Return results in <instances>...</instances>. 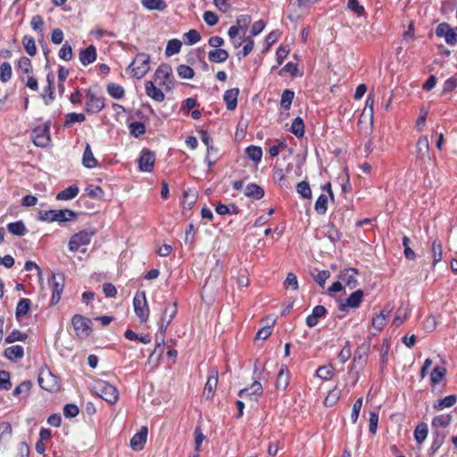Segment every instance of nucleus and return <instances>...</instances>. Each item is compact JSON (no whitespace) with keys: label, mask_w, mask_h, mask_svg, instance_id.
I'll return each mask as SVG.
<instances>
[{"label":"nucleus","mask_w":457,"mask_h":457,"mask_svg":"<svg viewBox=\"0 0 457 457\" xmlns=\"http://www.w3.org/2000/svg\"><path fill=\"white\" fill-rule=\"evenodd\" d=\"M445 440V436L439 434V432L436 431L434 433V439L428 450L429 454H435L437 450L441 447Z\"/></svg>","instance_id":"3c124183"},{"label":"nucleus","mask_w":457,"mask_h":457,"mask_svg":"<svg viewBox=\"0 0 457 457\" xmlns=\"http://www.w3.org/2000/svg\"><path fill=\"white\" fill-rule=\"evenodd\" d=\"M147 437V428L143 427L137 433H136L130 440V447L135 451L143 449Z\"/></svg>","instance_id":"aec40b11"},{"label":"nucleus","mask_w":457,"mask_h":457,"mask_svg":"<svg viewBox=\"0 0 457 457\" xmlns=\"http://www.w3.org/2000/svg\"><path fill=\"white\" fill-rule=\"evenodd\" d=\"M288 370L286 366H281L276 381V386L279 390H285L289 383Z\"/></svg>","instance_id":"cd10ccee"},{"label":"nucleus","mask_w":457,"mask_h":457,"mask_svg":"<svg viewBox=\"0 0 457 457\" xmlns=\"http://www.w3.org/2000/svg\"><path fill=\"white\" fill-rule=\"evenodd\" d=\"M150 56L145 53L138 54L129 65L131 73L137 79L143 78L150 70Z\"/></svg>","instance_id":"f03ea898"},{"label":"nucleus","mask_w":457,"mask_h":457,"mask_svg":"<svg viewBox=\"0 0 457 457\" xmlns=\"http://www.w3.org/2000/svg\"><path fill=\"white\" fill-rule=\"evenodd\" d=\"M363 296L364 293L362 290H355L346 298L345 303L340 304L339 309L345 311L346 308H358L362 302Z\"/></svg>","instance_id":"2eb2a0df"},{"label":"nucleus","mask_w":457,"mask_h":457,"mask_svg":"<svg viewBox=\"0 0 457 457\" xmlns=\"http://www.w3.org/2000/svg\"><path fill=\"white\" fill-rule=\"evenodd\" d=\"M82 163L86 168H88V169H93V168L96 167V165H97V161L94 157V154H93L90 145L88 144L86 145V148H85V151L83 154Z\"/></svg>","instance_id":"c756f323"},{"label":"nucleus","mask_w":457,"mask_h":457,"mask_svg":"<svg viewBox=\"0 0 457 457\" xmlns=\"http://www.w3.org/2000/svg\"><path fill=\"white\" fill-rule=\"evenodd\" d=\"M429 142L427 137H420L416 144L417 157L425 160L429 157Z\"/></svg>","instance_id":"b1692460"},{"label":"nucleus","mask_w":457,"mask_h":457,"mask_svg":"<svg viewBox=\"0 0 457 457\" xmlns=\"http://www.w3.org/2000/svg\"><path fill=\"white\" fill-rule=\"evenodd\" d=\"M71 322H72L74 330L79 337H87L90 334V332H91V328H90L91 320H88L81 315L77 314L72 318Z\"/></svg>","instance_id":"9d476101"},{"label":"nucleus","mask_w":457,"mask_h":457,"mask_svg":"<svg viewBox=\"0 0 457 457\" xmlns=\"http://www.w3.org/2000/svg\"><path fill=\"white\" fill-rule=\"evenodd\" d=\"M244 194L249 198L260 200L264 196V190L257 184L251 183L245 187Z\"/></svg>","instance_id":"bb28decb"},{"label":"nucleus","mask_w":457,"mask_h":457,"mask_svg":"<svg viewBox=\"0 0 457 457\" xmlns=\"http://www.w3.org/2000/svg\"><path fill=\"white\" fill-rule=\"evenodd\" d=\"M317 377L322 380H328L334 374V368L332 365H325L320 367L316 371Z\"/></svg>","instance_id":"a18cd8bd"},{"label":"nucleus","mask_w":457,"mask_h":457,"mask_svg":"<svg viewBox=\"0 0 457 457\" xmlns=\"http://www.w3.org/2000/svg\"><path fill=\"white\" fill-rule=\"evenodd\" d=\"M445 375V369L440 368V367H436L430 374V380L433 384H436L443 379Z\"/></svg>","instance_id":"338daca9"},{"label":"nucleus","mask_w":457,"mask_h":457,"mask_svg":"<svg viewBox=\"0 0 457 457\" xmlns=\"http://www.w3.org/2000/svg\"><path fill=\"white\" fill-rule=\"evenodd\" d=\"M33 340L29 334L19 330L12 331L6 338L5 343H15L17 341Z\"/></svg>","instance_id":"4c0bfd02"},{"label":"nucleus","mask_w":457,"mask_h":457,"mask_svg":"<svg viewBox=\"0 0 457 457\" xmlns=\"http://www.w3.org/2000/svg\"><path fill=\"white\" fill-rule=\"evenodd\" d=\"M178 74L183 79H192L195 75L194 70L187 66L181 64L177 69Z\"/></svg>","instance_id":"0e129e2a"},{"label":"nucleus","mask_w":457,"mask_h":457,"mask_svg":"<svg viewBox=\"0 0 457 457\" xmlns=\"http://www.w3.org/2000/svg\"><path fill=\"white\" fill-rule=\"evenodd\" d=\"M329 195H320L316 200L314 209L320 214H324L328 210V202Z\"/></svg>","instance_id":"79ce46f5"},{"label":"nucleus","mask_w":457,"mask_h":457,"mask_svg":"<svg viewBox=\"0 0 457 457\" xmlns=\"http://www.w3.org/2000/svg\"><path fill=\"white\" fill-rule=\"evenodd\" d=\"M155 162L154 154L149 150H143L138 159V168L141 171L150 172Z\"/></svg>","instance_id":"ddd939ff"},{"label":"nucleus","mask_w":457,"mask_h":457,"mask_svg":"<svg viewBox=\"0 0 457 457\" xmlns=\"http://www.w3.org/2000/svg\"><path fill=\"white\" fill-rule=\"evenodd\" d=\"M391 312L392 308L386 307L372 318L371 326L377 332L381 331L386 326Z\"/></svg>","instance_id":"dca6fc26"},{"label":"nucleus","mask_w":457,"mask_h":457,"mask_svg":"<svg viewBox=\"0 0 457 457\" xmlns=\"http://www.w3.org/2000/svg\"><path fill=\"white\" fill-rule=\"evenodd\" d=\"M228 58V53L221 48L212 50L208 53V59L212 62H224Z\"/></svg>","instance_id":"c85d7f7f"},{"label":"nucleus","mask_w":457,"mask_h":457,"mask_svg":"<svg viewBox=\"0 0 457 457\" xmlns=\"http://www.w3.org/2000/svg\"><path fill=\"white\" fill-rule=\"evenodd\" d=\"M31 385L32 384L29 380L23 381L13 390V395L18 396L21 394L27 395L31 388Z\"/></svg>","instance_id":"69168bd1"},{"label":"nucleus","mask_w":457,"mask_h":457,"mask_svg":"<svg viewBox=\"0 0 457 457\" xmlns=\"http://www.w3.org/2000/svg\"><path fill=\"white\" fill-rule=\"evenodd\" d=\"M452 420V416L449 414H442L436 416L432 420V427L433 428H445L447 427Z\"/></svg>","instance_id":"c03bdc74"},{"label":"nucleus","mask_w":457,"mask_h":457,"mask_svg":"<svg viewBox=\"0 0 457 457\" xmlns=\"http://www.w3.org/2000/svg\"><path fill=\"white\" fill-rule=\"evenodd\" d=\"M373 105H374V97L372 95H369L365 107L362 111V113L361 115V118L367 117L370 121H372L373 119Z\"/></svg>","instance_id":"49530a36"},{"label":"nucleus","mask_w":457,"mask_h":457,"mask_svg":"<svg viewBox=\"0 0 457 457\" xmlns=\"http://www.w3.org/2000/svg\"><path fill=\"white\" fill-rule=\"evenodd\" d=\"M10 233L15 236H23L26 233V227L22 221L11 222L7 225Z\"/></svg>","instance_id":"a19ab883"},{"label":"nucleus","mask_w":457,"mask_h":457,"mask_svg":"<svg viewBox=\"0 0 457 457\" xmlns=\"http://www.w3.org/2000/svg\"><path fill=\"white\" fill-rule=\"evenodd\" d=\"M432 257H433V265H436L442 260V245L436 241H434L432 244Z\"/></svg>","instance_id":"13d9d810"},{"label":"nucleus","mask_w":457,"mask_h":457,"mask_svg":"<svg viewBox=\"0 0 457 457\" xmlns=\"http://www.w3.org/2000/svg\"><path fill=\"white\" fill-rule=\"evenodd\" d=\"M129 133L137 137L145 133V127L144 123L139 121L131 122L129 125Z\"/></svg>","instance_id":"603ef678"},{"label":"nucleus","mask_w":457,"mask_h":457,"mask_svg":"<svg viewBox=\"0 0 457 457\" xmlns=\"http://www.w3.org/2000/svg\"><path fill=\"white\" fill-rule=\"evenodd\" d=\"M22 44H23V46H24L26 52L28 53V54H29L30 56H33L36 54L37 46H36L35 40L33 37H29V36H24L22 38Z\"/></svg>","instance_id":"8fccbe9b"},{"label":"nucleus","mask_w":457,"mask_h":457,"mask_svg":"<svg viewBox=\"0 0 457 457\" xmlns=\"http://www.w3.org/2000/svg\"><path fill=\"white\" fill-rule=\"evenodd\" d=\"M358 270L354 268H348L341 270L338 278L343 282L345 287L354 289L358 286Z\"/></svg>","instance_id":"9b49d317"},{"label":"nucleus","mask_w":457,"mask_h":457,"mask_svg":"<svg viewBox=\"0 0 457 457\" xmlns=\"http://www.w3.org/2000/svg\"><path fill=\"white\" fill-rule=\"evenodd\" d=\"M182 44L179 39H170L167 43V46L165 49V54L167 56H172L180 52Z\"/></svg>","instance_id":"ea45409f"},{"label":"nucleus","mask_w":457,"mask_h":457,"mask_svg":"<svg viewBox=\"0 0 457 457\" xmlns=\"http://www.w3.org/2000/svg\"><path fill=\"white\" fill-rule=\"evenodd\" d=\"M262 384L258 381H254L250 387L240 390L238 395L242 399L250 398L251 400L256 401L257 396L262 395Z\"/></svg>","instance_id":"f3484780"},{"label":"nucleus","mask_w":457,"mask_h":457,"mask_svg":"<svg viewBox=\"0 0 457 457\" xmlns=\"http://www.w3.org/2000/svg\"><path fill=\"white\" fill-rule=\"evenodd\" d=\"M23 353V348L19 345L10 346L4 351V356L11 361L21 359Z\"/></svg>","instance_id":"2f4dec72"},{"label":"nucleus","mask_w":457,"mask_h":457,"mask_svg":"<svg viewBox=\"0 0 457 457\" xmlns=\"http://www.w3.org/2000/svg\"><path fill=\"white\" fill-rule=\"evenodd\" d=\"M107 92L112 97L115 99H120L124 96L123 87L114 83H111L107 86Z\"/></svg>","instance_id":"09e8293b"},{"label":"nucleus","mask_w":457,"mask_h":457,"mask_svg":"<svg viewBox=\"0 0 457 457\" xmlns=\"http://www.w3.org/2000/svg\"><path fill=\"white\" fill-rule=\"evenodd\" d=\"M201 140L207 147L205 162L209 167H212L218 161L217 154H215L214 158H212V151H214V147L212 145V140L205 131H202Z\"/></svg>","instance_id":"a211bd4d"},{"label":"nucleus","mask_w":457,"mask_h":457,"mask_svg":"<svg viewBox=\"0 0 457 457\" xmlns=\"http://www.w3.org/2000/svg\"><path fill=\"white\" fill-rule=\"evenodd\" d=\"M177 314V304L176 303H169L165 305L162 316V330L168 327V325L171 322L173 318Z\"/></svg>","instance_id":"6ab92c4d"},{"label":"nucleus","mask_w":457,"mask_h":457,"mask_svg":"<svg viewBox=\"0 0 457 457\" xmlns=\"http://www.w3.org/2000/svg\"><path fill=\"white\" fill-rule=\"evenodd\" d=\"M178 355V351L171 348L170 345H155L154 349L149 356V362L154 365H158L161 360L167 359L174 360Z\"/></svg>","instance_id":"20e7f679"},{"label":"nucleus","mask_w":457,"mask_h":457,"mask_svg":"<svg viewBox=\"0 0 457 457\" xmlns=\"http://www.w3.org/2000/svg\"><path fill=\"white\" fill-rule=\"evenodd\" d=\"M171 77V68L168 65L159 66L154 73V80L159 85H164L166 81L170 82Z\"/></svg>","instance_id":"412c9836"},{"label":"nucleus","mask_w":457,"mask_h":457,"mask_svg":"<svg viewBox=\"0 0 457 457\" xmlns=\"http://www.w3.org/2000/svg\"><path fill=\"white\" fill-rule=\"evenodd\" d=\"M407 317V310L403 307H399L395 313V317L392 321V326L395 328L400 327L406 320Z\"/></svg>","instance_id":"f704fd0d"},{"label":"nucleus","mask_w":457,"mask_h":457,"mask_svg":"<svg viewBox=\"0 0 457 457\" xmlns=\"http://www.w3.org/2000/svg\"><path fill=\"white\" fill-rule=\"evenodd\" d=\"M58 55L63 61H71L73 57L72 47L68 43H65L60 49Z\"/></svg>","instance_id":"680f3d73"},{"label":"nucleus","mask_w":457,"mask_h":457,"mask_svg":"<svg viewBox=\"0 0 457 457\" xmlns=\"http://www.w3.org/2000/svg\"><path fill=\"white\" fill-rule=\"evenodd\" d=\"M215 211L220 215H225L228 213H237L238 208L235 204L228 206L222 204H219L216 205Z\"/></svg>","instance_id":"052dcab7"},{"label":"nucleus","mask_w":457,"mask_h":457,"mask_svg":"<svg viewBox=\"0 0 457 457\" xmlns=\"http://www.w3.org/2000/svg\"><path fill=\"white\" fill-rule=\"evenodd\" d=\"M239 95V89L238 88H231L227 91H225L223 99L226 103V107L229 111H233L236 109L237 104V97Z\"/></svg>","instance_id":"393cba45"},{"label":"nucleus","mask_w":457,"mask_h":457,"mask_svg":"<svg viewBox=\"0 0 457 457\" xmlns=\"http://www.w3.org/2000/svg\"><path fill=\"white\" fill-rule=\"evenodd\" d=\"M247 156L253 162H258L262 157V150L259 146L250 145L245 150Z\"/></svg>","instance_id":"de8ad7c7"},{"label":"nucleus","mask_w":457,"mask_h":457,"mask_svg":"<svg viewBox=\"0 0 457 457\" xmlns=\"http://www.w3.org/2000/svg\"><path fill=\"white\" fill-rule=\"evenodd\" d=\"M104 106V99L96 96L91 91L87 93L86 109L88 112H99Z\"/></svg>","instance_id":"4468645a"},{"label":"nucleus","mask_w":457,"mask_h":457,"mask_svg":"<svg viewBox=\"0 0 457 457\" xmlns=\"http://www.w3.org/2000/svg\"><path fill=\"white\" fill-rule=\"evenodd\" d=\"M133 304L137 316L142 321H145L149 315V309L147 305L145 293L143 291L137 292L134 296Z\"/></svg>","instance_id":"6e6552de"},{"label":"nucleus","mask_w":457,"mask_h":457,"mask_svg":"<svg viewBox=\"0 0 457 457\" xmlns=\"http://www.w3.org/2000/svg\"><path fill=\"white\" fill-rule=\"evenodd\" d=\"M32 141L36 146H48L51 143L49 124L36 127L32 131Z\"/></svg>","instance_id":"39448f33"},{"label":"nucleus","mask_w":457,"mask_h":457,"mask_svg":"<svg viewBox=\"0 0 457 457\" xmlns=\"http://www.w3.org/2000/svg\"><path fill=\"white\" fill-rule=\"evenodd\" d=\"M30 304H31V302L29 299H28V298L21 299L16 306V311H15L16 316L18 318L25 316L30 308Z\"/></svg>","instance_id":"c9c22d12"},{"label":"nucleus","mask_w":457,"mask_h":457,"mask_svg":"<svg viewBox=\"0 0 457 457\" xmlns=\"http://www.w3.org/2000/svg\"><path fill=\"white\" fill-rule=\"evenodd\" d=\"M291 132L298 137H301L304 135V124L303 119L300 117L295 118L291 124Z\"/></svg>","instance_id":"58836bf2"},{"label":"nucleus","mask_w":457,"mask_h":457,"mask_svg":"<svg viewBox=\"0 0 457 457\" xmlns=\"http://www.w3.org/2000/svg\"><path fill=\"white\" fill-rule=\"evenodd\" d=\"M94 236V229H84L74 234L69 240V250L71 252L80 251L83 253H86V246L90 244Z\"/></svg>","instance_id":"f257e3e1"},{"label":"nucleus","mask_w":457,"mask_h":457,"mask_svg":"<svg viewBox=\"0 0 457 457\" xmlns=\"http://www.w3.org/2000/svg\"><path fill=\"white\" fill-rule=\"evenodd\" d=\"M295 94L288 89L285 90L281 96L280 105L282 108L288 110L292 104Z\"/></svg>","instance_id":"864d4df0"},{"label":"nucleus","mask_w":457,"mask_h":457,"mask_svg":"<svg viewBox=\"0 0 457 457\" xmlns=\"http://www.w3.org/2000/svg\"><path fill=\"white\" fill-rule=\"evenodd\" d=\"M184 38L187 45H194L201 40V35L196 29H190L184 34Z\"/></svg>","instance_id":"6e6d98bb"},{"label":"nucleus","mask_w":457,"mask_h":457,"mask_svg":"<svg viewBox=\"0 0 457 457\" xmlns=\"http://www.w3.org/2000/svg\"><path fill=\"white\" fill-rule=\"evenodd\" d=\"M95 393L108 403H113L118 400V391L111 384L99 380L94 386Z\"/></svg>","instance_id":"7ed1b4c3"},{"label":"nucleus","mask_w":457,"mask_h":457,"mask_svg":"<svg viewBox=\"0 0 457 457\" xmlns=\"http://www.w3.org/2000/svg\"><path fill=\"white\" fill-rule=\"evenodd\" d=\"M317 272H312L313 279L320 286L324 287L327 279L330 277L328 270H316Z\"/></svg>","instance_id":"5fc2aeb1"},{"label":"nucleus","mask_w":457,"mask_h":457,"mask_svg":"<svg viewBox=\"0 0 457 457\" xmlns=\"http://www.w3.org/2000/svg\"><path fill=\"white\" fill-rule=\"evenodd\" d=\"M142 5L150 11H163L167 4L163 0H141Z\"/></svg>","instance_id":"7c9ffc66"},{"label":"nucleus","mask_w":457,"mask_h":457,"mask_svg":"<svg viewBox=\"0 0 457 457\" xmlns=\"http://www.w3.org/2000/svg\"><path fill=\"white\" fill-rule=\"evenodd\" d=\"M436 34L437 37H444L448 45H455L457 43V33L447 23H440L436 28Z\"/></svg>","instance_id":"f8f14e48"},{"label":"nucleus","mask_w":457,"mask_h":457,"mask_svg":"<svg viewBox=\"0 0 457 457\" xmlns=\"http://www.w3.org/2000/svg\"><path fill=\"white\" fill-rule=\"evenodd\" d=\"M124 337L129 341H139L140 343H150L151 339L145 336H138L130 329L125 331Z\"/></svg>","instance_id":"e2e57ef3"},{"label":"nucleus","mask_w":457,"mask_h":457,"mask_svg":"<svg viewBox=\"0 0 457 457\" xmlns=\"http://www.w3.org/2000/svg\"><path fill=\"white\" fill-rule=\"evenodd\" d=\"M457 401V397L454 395H450L445 396V398L439 399L436 403L434 404V409L440 411L444 408L452 407L455 404Z\"/></svg>","instance_id":"72a5a7b5"},{"label":"nucleus","mask_w":457,"mask_h":457,"mask_svg":"<svg viewBox=\"0 0 457 457\" xmlns=\"http://www.w3.org/2000/svg\"><path fill=\"white\" fill-rule=\"evenodd\" d=\"M296 191L302 197L309 199L312 196V190L309 184L306 181H302L297 184Z\"/></svg>","instance_id":"bf43d9fd"},{"label":"nucleus","mask_w":457,"mask_h":457,"mask_svg":"<svg viewBox=\"0 0 457 457\" xmlns=\"http://www.w3.org/2000/svg\"><path fill=\"white\" fill-rule=\"evenodd\" d=\"M96 59V49L93 45L79 52V61L84 66H87L94 62Z\"/></svg>","instance_id":"5701e85b"},{"label":"nucleus","mask_w":457,"mask_h":457,"mask_svg":"<svg viewBox=\"0 0 457 457\" xmlns=\"http://www.w3.org/2000/svg\"><path fill=\"white\" fill-rule=\"evenodd\" d=\"M340 391L337 388L331 390L324 400L326 406H333L339 399Z\"/></svg>","instance_id":"774afa93"},{"label":"nucleus","mask_w":457,"mask_h":457,"mask_svg":"<svg viewBox=\"0 0 457 457\" xmlns=\"http://www.w3.org/2000/svg\"><path fill=\"white\" fill-rule=\"evenodd\" d=\"M79 192V187L76 185L70 186L66 189L61 191L57 196L56 199L58 200H71L75 198Z\"/></svg>","instance_id":"473e14b6"},{"label":"nucleus","mask_w":457,"mask_h":457,"mask_svg":"<svg viewBox=\"0 0 457 457\" xmlns=\"http://www.w3.org/2000/svg\"><path fill=\"white\" fill-rule=\"evenodd\" d=\"M145 93L152 99L162 102L165 98L163 92L159 89L153 81H146L145 84Z\"/></svg>","instance_id":"a878e982"},{"label":"nucleus","mask_w":457,"mask_h":457,"mask_svg":"<svg viewBox=\"0 0 457 457\" xmlns=\"http://www.w3.org/2000/svg\"><path fill=\"white\" fill-rule=\"evenodd\" d=\"M38 384L41 388L49 392H55L59 389L57 378L47 368L40 370Z\"/></svg>","instance_id":"0eeeda50"},{"label":"nucleus","mask_w":457,"mask_h":457,"mask_svg":"<svg viewBox=\"0 0 457 457\" xmlns=\"http://www.w3.org/2000/svg\"><path fill=\"white\" fill-rule=\"evenodd\" d=\"M51 287L53 291L51 303L52 304H56L60 301L64 288V277L62 274H52Z\"/></svg>","instance_id":"1a4fd4ad"},{"label":"nucleus","mask_w":457,"mask_h":457,"mask_svg":"<svg viewBox=\"0 0 457 457\" xmlns=\"http://www.w3.org/2000/svg\"><path fill=\"white\" fill-rule=\"evenodd\" d=\"M428 429L426 423L418 425L414 431V437L418 444L423 443L428 436Z\"/></svg>","instance_id":"e433bc0d"},{"label":"nucleus","mask_w":457,"mask_h":457,"mask_svg":"<svg viewBox=\"0 0 457 457\" xmlns=\"http://www.w3.org/2000/svg\"><path fill=\"white\" fill-rule=\"evenodd\" d=\"M76 217L71 210H49L40 212V219L45 221H67Z\"/></svg>","instance_id":"423d86ee"},{"label":"nucleus","mask_w":457,"mask_h":457,"mask_svg":"<svg viewBox=\"0 0 457 457\" xmlns=\"http://www.w3.org/2000/svg\"><path fill=\"white\" fill-rule=\"evenodd\" d=\"M284 287L286 289H292L294 291L298 289V280L295 274L292 272L287 274L284 281Z\"/></svg>","instance_id":"4d7b16f0"},{"label":"nucleus","mask_w":457,"mask_h":457,"mask_svg":"<svg viewBox=\"0 0 457 457\" xmlns=\"http://www.w3.org/2000/svg\"><path fill=\"white\" fill-rule=\"evenodd\" d=\"M12 76V66L9 62H3L0 66V80L3 83L8 82Z\"/></svg>","instance_id":"37998d69"},{"label":"nucleus","mask_w":457,"mask_h":457,"mask_svg":"<svg viewBox=\"0 0 457 457\" xmlns=\"http://www.w3.org/2000/svg\"><path fill=\"white\" fill-rule=\"evenodd\" d=\"M218 383V371L216 370H211L209 371V376L204 386V394L207 398H210L213 395L214 391L216 389Z\"/></svg>","instance_id":"4be33fe9"}]
</instances>
